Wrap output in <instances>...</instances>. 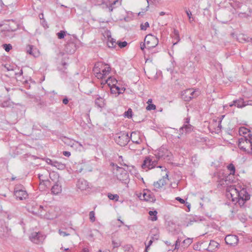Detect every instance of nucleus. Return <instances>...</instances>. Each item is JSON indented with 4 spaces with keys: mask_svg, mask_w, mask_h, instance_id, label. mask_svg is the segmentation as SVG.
Listing matches in <instances>:
<instances>
[{
    "mask_svg": "<svg viewBox=\"0 0 252 252\" xmlns=\"http://www.w3.org/2000/svg\"><path fill=\"white\" fill-rule=\"evenodd\" d=\"M113 174L116 178L122 183L127 184L129 182V174L123 167L118 166L113 162L110 163Z\"/></svg>",
    "mask_w": 252,
    "mask_h": 252,
    "instance_id": "nucleus-1",
    "label": "nucleus"
},
{
    "mask_svg": "<svg viewBox=\"0 0 252 252\" xmlns=\"http://www.w3.org/2000/svg\"><path fill=\"white\" fill-rule=\"evenodd\" d=\"M111 68L107 64L98 62L95 63L93 71L98 79H105L110 72Z\"/></svg>",
    "mask_w": 252,
    "mask_h": 252,
    "instance_id": "nucleus-2",
    "label": "nucleus"
},
{
    "mask_svg": "<svg viewBox=\"0 0 252 252\" xmlns=\"http://www.w3.org/2000/svg\"><path fill=\"white\" fill-rule=\"evenodd\" d=\"M238 146L243 152L250 153L252 150V138H248L246 136L238 139Z\"/></svg>",
    "mask_w": 252,
    "mask_h": 252,
    "instance_id": "nucleus-3",
    "label": "nucleus"
},
{
    "mask_svg": "<svg viewBox=\"0 0 252 252\" xmlns=\"http://www.w3.org/2000/svg\"><path fill=\"white\" fill-rule=\"evenodd\" d=\"M154 155L157 159L164 160L165 161H169L172 158V153L164 146L160 147L155 151Z\"/></svg>",
    "mask_w": 252,
    "mask_h": 252,
    "instance_id": "nucleus-4",
    "label": "nucleus"
},
{
    "mask_svg": "<svg viewBox=\"0 0 252 252\" xmlns=\"http://www.w3.org/2000/svg\"><path fill=\"white\" fill-rule=\"evenodd\" d=\"M115 142L121 146H125L129 141V137L127 132L121 131L115 135Z\"/></svg>",
    "mask_w": 252,
    "mask_h": 252,
    "instance_id": "nucleus-5",
    "label": "nucleus"
},
{
    "mask_svg": "<svg viewBox=\"0 0 252 252\" xmlns=\"http://www.w3.org/2000/svg\"><path fill=\"white\" fill-rule=\"evenodd\" d=\"M199 94V91L189 89L182 92V98L185 101H189L191 99L196 97Z\"/></svg>",
    "mask_w": 252,
    "mask_h": 252,
    "instance_id": "nucleus-6",
    "label": "nucleus"
},
{
    "mask_svg": "<svg viewBox=\"0 0 252 252\" xmlns=\"http://www.w3.org/2000/svg\"><path fill=\"white\" fill-rule=\"evenodd\" d=\"M144 42L146 44L147 48L148 49L153 48L156 47L158 43V38L152 34H148L146 36Z\"/></svg>",
    "mask_w": 252,
    "mask_h": 252,
    "instance_id": "nucleus-7",
    "label": "nucleus"
},
{
    "mask_svg": "<svg viewBox=\"0 0 252 252\" xmlns=\"http://www.w3.org/2000/svg\"><path fill=\"white\" fill-rule=\"evenodd\" d=\"M14 194L16 199L20 200L25 199L28 196L27 191L20 185L15 187Z\"/></svg>",
    "mask_w": 252,
    "mask_h": 252,
    "instance_id": "nucleus-8",
    "label": "nucleus"
},
{
    "mask_svg": "<svg viewBox=\"0 0 252 252\" xmlns=\"http://www.w3.org/2000/svg\"><path fill=\"white\" fill-rule=\"evenodd\" d=\"M153 157L150 158L149 157H146L142 164L143 168H147L148 169H151L154 168L157 164V160L153 159Z\"/></svg>",
    "mask_w": 252,
    "mask_h": 252,
    "instance_id": "nucleus-9",
    "label": "nucleus"
},
{
    "mask_svg": "<svg viewBox=\"0 0 252 252\" xmlns=\"http://www.w3.org/2000/svg\"><path fill=\"white\" fill-rule=\"evenodd\" d=\"M239 188L240 186L236 187L234 186H230L227 189V196L228 197L230 196L232 201H235L236 198L235 197H237L238 196Z\"/></svg>",
    "mask_w": 252,
    "mask_h": 252,
    "instance_id": "nucleus-10",
    "label": "nucleus"
},
{
    "mask_svg": "<svg viewBox=\"0 0 252 252\" xmlns=\"http://www.w3.org/2000/svg\"><path fill=\"white\" fill-rule=\"evenodd\" d=\"M164 170L166 171L165 175H163L161 179L154 183L153 186L155 188V190L162 188L167 184V182L168 181V172L166 171V168L164 169Z\"/></svg>",
    "mask_w": 252,
    "mask_h": 252,
    "instance_id": "nucleus-11",
    "label": "nucleus"
},
{
    "mask_svg": "<svg viewBox=\"0 0 252 252\" xmlns=\"http://www.w3.org/2000/svg\"><path fill=\"white\" fill-rule=\"evenodd\" d=\"M45 236L40 232H33L30 236V240L35 244L42 243L45 239Z\"/></svg>",
    "mask_w": 252,
    "mask_h": 252,
    "instance_id": "nucleus-12",
    "label": "nucleus"
},
{
    "mask_svg": "<svg viewBox=\"0 0 252 252\" xmlns=\"http://www.w3.org/2000/svg\"><path fill=\"white\" fill-rule=\"evenodd\" d=\"M236 198V200L237 198L240 199H244L245 200H248L250 198V194L247 191L246 189L243 188H242L240 186L239 188L238 196L237 197H235Z\"/></svg>",
    "mask_w": 252,
    "mask_h": 252,
    "instance_id": "nucleus-13",
    "label": "nucleus"
},
{
    "mask_svg": "<svg viewBox=\"0 0 252 252\" xmlns=\"http://www.w3.org/2000/svg\"><path fill=\"white\" fill-rule=\"evenodd\" d=\"M190 121L189 118H187L185 119L184 125L182 126L179 130L181 133L183 134L184 130L186 132H189L192 129V126L189 124Z\"/></svg>",
    "mask_w": 252,
    "mask_h": 252,
    "instance_id": "nucleus-14",
    "label": "nucleus"
},
{
    "mask_svg": "<svg viewBox=\"0 0 252 252\" xmlns=\"http://www.w3.org/2000/svg\"><path fill=\"white\" fill-rule=\"evenodd\" d=\"M230 107L236 106L238 108H242L246 106L245 100L243 98L240 97L238 99L234 100L229 104Z\"/></svg>",
    "mask_w": 252,
    "mask_h": 252,
    "instance_id": "nucleus-15",
    "label": "nucleus"
},
{
    "mask_svg": "<svg viewBox=\"0 0 252 252\" xmlns=\"http://www.w3.org/2000/svg\"><path fill=\"white\" fill-rule=\"evenodd\" d=\"M5 29L7 31L15 32L18 29V25L14 20H9L5 25Z\"/></svg>",
    "mask_w": 252,
    "mask_h": 252,
    "instance_id": "nucleus-16",
    "label": "nucleus"
},
{
    "mask_svg": "<svg viewBox=\"0 0 252 252\" xmlns=\"http://www.w3.org/2000/svg\"><path fill=\"white\" fill-rule=\"evenodd\" d=\"M37 209L32 210L31 211V212L37 216L40 217V218L45 217V215L44 214V212H46V210L44 208V207L41 206H37Z\"/></svg>",
    "mask_w": 252,
    "mask_h": 252,
    "instance_id": "nucleus-17",
    "label": "nucleus"
},
{
    "mask_svg": "<svg viewBox=\"0 0 252 252\" xmlns=\"http://www.w3.org/2000/svg\"><path fill=\"white\" fill-rule=\"evenodd\" d=\"M77 187L81 190H86L89 188L88 182L84 179H80L78 180Z\"/></svg>",
    "mask_w": 252,
    "mask_h": 252,
    "instance_id": "nucleus-18",
    "label": "nucleus"
},
{
    "mask_svg": "<svg viewBox=\"0 0 252 252\" xmlns=\"http://www.w3.org/2000/svg\"><path fill=\"white\" fill-rule=\"evenodd\" d=\"M239 133L240 136L243 137L246 136L248 138H252V131L245 127H241L239 129Z\"/></svg>",
    "mask_w": 252,
    "mask_h": 252,
    "instance_id": "nucleus-19",
    "label": "nucleus"
},
{
    "mask_svg": "<svg viewBox=\"0 0 252 252\" xmlns=\"http://www.w3.org/2000/svg\"><path fill=\"white\" fill-rule=\"evenodd\" d=\"M225 241L227 244L232 245L233 244L237 243L238 238L236 235H228L225 237Z\"/></svg>",
    "mask_w": 252,
    "mask_h": 252,
    "instance_id": "nucleus-20",
    "label": "nucleus"
},
{
    "mask_svg": "<svg viewBox=\"0 0 252 252\" xmlns=\"http://www.w3.org/2000/svg\"><path fill=\"white\" fill-rule=\"evenodd\" d=\"M108 37L107 45L109 48H115L117 46V42L116 39L111 37L110 33H107Z\"/></svg>",
    "mask_w": 252,
    "mask_h": 252,
    "instance_id": "nucleus-21",
    "label": "nucleus"
},
{
    "mask_svg": "<svg viewBox=\"0 0 252 252\" xmlns=\"http://www.w3.org/2000/svg\"><path fill=\"white\" fill-rule=\"evenodd\" d=\"M132 142L137 144H139L141 142V140L139 137V134L137 133L136 132H132L131 133L130 137Z\"/></svg>",
    "mask_w": 252,
    "mask_h": 252,
    "instance_id": "nucleus-22",
    "label": "nucleus"
},
{
    "mask_svg": "<svg viewBox=\"0 0 252 252\" xmlns=\"http://www.w3.org/2000/svg\"><path fill=\"white\" fill-rule=\"evenodd\" d=\"M61 186L56 183L51 188V192L53 194L57 195L62 192Z\"/></svg>",
    "mask_w": 252,
    "mask_h": 252,
    "instance_id": "nucleus-23",
    "label": "nucleus"
},
{
    "mask_svg": "<svg viewBox=\"0 0 252 252\" xmlns=\"http://www.w3.org/2000/svg\"><path fill=\"white\" fill-rule=\"evenodd\" d=\"M66 51L70 54L73 53L76 50V45L74 42L68 43L65 46Z\"/></svg>",
    "mask_w": 252,
    "mask_h": 252,
    "instance_id": "nucleus-24",
    "label": "nucleus"
},
{
    "mask_svg": "<svg viewBox=\"0 0 252 252\" xmlns=\"http://www.w3.org/2000/svg\"><path fill=\"white\" fill-rule=\"evenodd\" d=\"M144 200L147 201L153 202L155 200V196L151 194L150 192H144L143 193Z\"/></svg>",
    "mask_w": 252,
    "mask_h": 252,
    "instance_id": "nucleus-25",
    "label": "nucleus"
},
{
    "mask_svg": "<svg viewBox=\"0 0 252 252\" xmlns=\"http://www.w3.org/2000/svg\"><path fill=\"white\" fill-rule=\"evenodd\" d=\"M105 81L110 87L116 86L118 83V81L114 77L111 76L109 77Z\"/></svg>",
    "mask_w": 252,
    "mask_h": 252,
    "instance_id": "nucleus-26",
    "label": "nucleus"
},
{
    "mask_svg": "<svg viewBox=\"0 0 252 252\" xmlns=\"http://www.w3.org/2000/svg\"><path fill=\"white\" fill-rule=\"evenodd\" d=\"M95 103L98 107L102 108L105 105L104 99L99 96L95 99Z\"/></svg>",
    "mask_w": 252,
    "mask_h": 252,
    "instance_id": "nucleus-27",
    "label": "nucleus"
},
{
    "mask_svg": "<svg viewBox=\"0 0 252 252\" xmlns=\"http://www.w3.org/2000/svg\"><path fill=\"white\" fill-rule=\"evenodd\" d=\"M233 175H232L231 174H229L228 176L224 177V179H222V184L223 185H228L229 183H231L233 179ZM221 182V181H220Z\"/></svg>",
    "mask_w": 252,
    "mask_h": 252,
    "instance_id": "nucleus-28",
    "label": "nucleus"
},
{
    "mask_svg": "<svg viewBox=\"0 0 252 252\" xmlns=\"http://www.w3.org/2000/svg\"><path fill=\"white\" fill-rule=\"evenodd\" d=\"M172 38H173L174 40H176V42L173 43V45H176V44H177L178 42L180 41V38L179 35V32L177 30L175 29H174Z\"/></svg>",
    "mask_w": 252,
    "mask_h": 252,
    "instance_id": "nucleus-29",
    "label": "nucleus"
},
{
    "mask_svg": "<svg viewBox=\"0 0 252 252\" xmlns=\"http://www.w3.org/2000/svg\"><path fill=\"white\" fill-rule=\"evenodd\" d=\"M53 166L59 170H63L65 168V164L55 160Z\"/></svg>",
    "mask_w": 252,
    "mask_h": 252,
    "instance_id": "nucleus-30",
    "label": "nucleus"
},
{
    "mask_svg": "<svg viewBox=\"0 0 252 252\" xmlns=\"http://www.w3.org/2000/svg\"><path fill=\"white\" fill-rule=\"evenodd\" d=\"M157 214H158V212L157 211H150L149 212V214L150 215V216L151 217V220H152V221H156L157 220Z\"/></svg>",
    "mask_w": 252,
    "mask_h": 252,
    "instance_id": "nucleus-31",
    "label": "nucleus"
},
{
    "mask_svg": "<svg viewBox=\"0 0 252 252\" xmlns=\"http://www.w3.org/2000/svg\"><path fill=\"white\" fill-rule=\"evenodd\" d=\"M227 168L230 172L229 174L232 175H234L235 174V167L232 163L229 164L227 166Z\"/></svg>",
    "mask_w": 252,
    "mask_h": 252,
    "instance_id": "nucleus-32",
    "label": "nucleus"
},
{
    "mask_svg": "<svg viewBox=\"0 0 252 252\" xmlns=\"http://www.w3.org/2000/svg\"><path fill=\"white\" fill-rule=\"evenodd\" d=\"M33 46L32 45H28L26 47V51L27 53L35 57V55L33 53L34 50L33 49Z\"/></svg>",
    "mask_w": 252,
    "mask_h": 252,
    "instance_id": "nucleus-33",
    "label": "nucleus"
},
{
    "mask_svg": "<svg viewBox=\"0 0 252 252\" xmlns=\"http://www.w3.org/2000/svg\"><path fill=\"white\" fill-rule=\"evenodd\" d=\"M121 241L120 240H113L112 245L113 248H117L119 247L121 245Z\"/></svg>",
    "mask_w": 252,
    "mask_h": 252,
    "instance_id": "nucleus-34",
    "label": "nucleus"
},
{
    "mask_svg": "<svg viewBox=\"0 0 252 252\" xmlns=\"http://www.w3.org/2000/svg\"><path fill=\"white\" fill-rule=\"evenodd\" d=\"M66 32L64 31H61L57 33L58 38L60 39H63L65 36Z\"/></svg>",
    "mask_w": 252,
    "mask_h": 252,
    "instance_id": "nucleus-35",
    "label": "nucleus"
},
{
    "mask_svg": "<svg viewBox=\"0 0 252 252\" xmlns=\"http://www.w3.org/2000/svg\"><path fill=\"white\" fill-rule=\"evenodd\" d=\"M115 89L117 90V94H120L123 93L125 91V88L124 87H120L118 85L115 86Z\"/></svg>",
    "mask_w": 252,
    "mask_h": 252,
    "instance_id": "nucleus-36",
    "label": "nucleus"
},
{
    "mask_svg": "<svg viewBox=\"0 0 252 252\" xmlns=\"http://www.w3.org/2000/svg\"><path fill=\"white\" fill-rule=\"evenodd\" d=\"M2 46L6 52H9L12 48V46L10 44H3Z\"/></svg>",
    "mask_w": 252,
    "mask_h": 252,
    "instance_id": "nucleus-37",
    "label": "nucleus"
},
{
    "mask_svg": "<svg viewBox=\"0 0 252 252\" xmlns=\"http://www.w3.org/2000/svg\"><path fill=\"white\" fill-rule=\"evenodd\" d=\"M0 106L3 108L8 107L11 106L10 102L9 100L4 101L0 104Z\"/></svg>",
    "mask_w": 252,
    "mask_h": 252,
    "instance_id": "nucleus-38",
    "label": "nucleus"
},
{
    "mask_svg": "<svg viewBox=\"0 0 252 252\" xmlns=\"http://www.w3.org/2000/svg\"><path fill=\"white\" fill-rule=\"evenodd\" d=\"M89 219L91 222H94L95 220V213L94 211H91L89 213Z\"/></svg>",
    "mask_w": 252,
    "mask_h": 252,
    "instance_id": "nucleus-39",
    "label": "nucleus"
},
{
    "mask_svg": "<svg viewBox=\"0 0 252 252\" xmlns=\"http://www.w3.org/2000/svg\"><path fill=\"white\" fill-rule=\"evenodd\" d=\"M127 43L126 41H118L117 42V45L119 46V47L121 48H123L125 47H126L127 45Z\"/></svg>",
    "mask_w": 252,
    "mask_h": 252,
    "instance_id": "nucleus-40",
    "label": "nucleus"
},
{
    "mask_svg": "<svg viewBox=\"0 0 252 252\" xmlns=\"http://www.w3.org/2000/svg\"><path fill=\"white\" fill-rule=\"evenodd\" d=\"M156 230V232L155 234H152L151 236V239L155 240H158L159 238V233L158 232L157 230Z\"/></svg>",
    "mask_w": 252,
    "mask_h": 252,
    "instance_id": "nucleus-41",
    "label": "nucleus"
},
{
    "mask_svg": "<svg viewBox=\"0 0 252 252\" xmlns=\"http://www.w3.org/2000/svg\"><path fill=\"white\" fill-rule=\"evenodd\" d=\"M108 197L110 200H118L119 199V196L117 194H113L110 193L108 194Z\"/></svg>",
    "mask_w": 252,
    "mask_h": 252,
    "instance_id": "nucleus-42",
    "label": "nucleus"
},
{
    "mask_svg": "<svg viewBox=\"0 0 252 252\" xmlns=\"http://www.w3.org/2000/svg\"><path fill=\"white\" fill-rule=\"evenodd\" d=\"M132 111L131 109L129 108L127 111L125 112V116L126 117L128 118H130L132 117Z\"/></svg>",
    "mask_w": 252,
    "mask_h": 252,
    "instance_id": "nucleus-43",
    "label": "nucleus"
},
{
    "mask_svg": "<svg viewBox=\"0 0 252 252\" xmlns=\"http://www.w3.org/2000/svg\"><path fill=\"white\" fill-rule=\"evenodd\" d=\"M192 242V240L191 239L187 238L186 240H184L183 244L186 246H189L191 243Z\"/></svg>",
    "mask_w": 252,
    "mask_h": 252,
    "instance_id": "nucleus-44",
    "label": "nucleus"
},
{
    "mask_svg": "<svg viewBox=\"0 0 252 252\" xmlns=\"http://www.w3.org/2000/svg\"><path fill=\"white\" fill-rule=\"evenodd\" d=\"M149 27V24L148 22H145L144 24H141L140 25L141 30L144 31H145Z\"/></svg>",
    "mask_w": 252,
    "mask_h": 252,
    "instance_id": "nucleus-45",
    "label": "nucleus"
},
{
    "mask_svg": "<svg viewBox=\"0 0 252 252\" xmlns=\"http://www.w3.org/2000/svg\"><path fill=\"white\" fill-rule=\"evenodd\" d=\"M219 245V243L215 241H211L209 244V247L217 248Z\"/></svg>",
    "mask_w": 252,
    "mask_h": 252,
    "instance_id": "nucleus-46",
    "label": "nucleus"
},
{
    "mask_svg": "<svg viewBox=\"0 0 252 252\" xmlns=\"http://www.w3.org/2000/svg\"><path fill=\"white\" fill-rule=\"evenodd\" d=\"M235 201H237V202L240 206H242L243 205H244V204H245V202L247 200H245V199H244L237 198V199L235 200Z\"/></svg>",
    "mask_w": 252,
    "mask_h": 252,
    "instance_id": "nucleus-47",
    "label": "nucleus"
},
{
    "mask_svg": "<svg viewBox=\"0 0 252 252\" xmlns=\"http://www.w3.org/2000/svg\"><path fill=\"white\" fill-rule=\"evenodd\" d=\"M156 108V105L153 104H149L146 107V109L148 110H155Z\"/></svg>",
    "mask_w": 252,
    "mask_h": 252,
    "instance_id": "nucleus-48",
    "label": "nucleus"
},
{
    "mask_svg": "<svg viewBox=\"0 0 252 252\" xmlns=\"http://www.w3.org/2000/svg\"><path fill=\"white\" fill-rule=\"evenodd\" d=\"M180 243H181V240L179 239H178L177 240V241H176L175 244V249L174 250V251L175 250L179 249V246H180Z\"/></svg>",
    "mask_w": 252,
    "mask_h": 252,
    "instance_id": "nucleus-49",
    "label": "nucleus"
},
{
    "mask_svg": "<svg viewBox=\"0 0 252 252\" xmlns=\"http://www.w3.org/2000/svg\"><path fill=\"white\" fill-rule=\"evenodd\" d=\"M59 233L60 234V235H62V236H63V237L67 236H69L70 235L69 233H66L65 231H63V230H62L61 229H59Z\"/></svg>",
    "mask_w": 252,
    "mask_h": 252,
    "instance_id": "nucleus-50",
    "label": "nucleus"
},
{
    "mask_svg": "<svg viewBox=\"0 0 252 252\" xmlns=\"http://www.w3.org/2000/svg\"><path fill=\"white\" fill-rule=\"evenodd\" d=\"M240 39L246 42H249L252 40L251 38H250L249 37H245V35H242V37Z\"/></svg>",
    "mask_w": 252,
    "mask_h": 252,
    "instance_id": "nucleus-51",
    "label": "nucleus"
},
{
    "mask_svg": "<svg viewBox=\"0 0 252 252\" xmlns=\"http://www.w3.org/2000/svg\"><path fill=\"white\" fill-rule=\"evenodd\" d=\"M45 161L48 164L53 166V164H54L53 162H54L55 160H52L49 158H47L46 159Z\"/></svg>",
    "mask_w": 252,
    "mask_h": 252,
    "instance_id": "nucleus-52",
    "label": "nucleus"
},
{
    "mask_svg": "<svg viewBox=\"0 0 252 252\" xmlns=\"http://www.w3.org/2000/svg\"><path fill=\"white\" fill-rule=\"evenodd\" d=\"M186 13L189 17V20L192 19V20H194V18L191 16V12L189 10H186Z\"/></svg>",
    "mask_w": 252,
    "mask_h": 252,
    "instance_id": "nucleus-53",
    "label": "nucleus"
},
{
    "mask_svg": "<svg viewBox=\"0 0 252 252\" xmlns=\"http://www.w3.org/2000/svg\"><path fill=\"white\" fill-rule=\"evenodd\" d=\"M90 111H91V110L89 109L88 111V113L87 114H86L85 115V117L87 119V122H88V123H90L91 122V119L90 118V115H89V113H90Z\"/></svg>",
    "mask_w": 252,
    "mask_h": 252,
    "instance_id": "nucleus-54",
    "label": "nucleus"
},
{
    "mask_svg": "<svg viewBox=\"0 0 252 252\" xmlns=\"http://www.w3.org/2000/svg\"><path fill=\"white\" fill-rule=\"evenodd\" d=\"M175 199L176 200L179 201L181 204H185V201L183 199L181 198L180 197H176Z\"/></svg>",
    "mask_w": 252,
    "mask_h": 252,
    "instance_id": "nucleus-55",
    "label": "nucleus"
},
{
    "mask_svg": "<svg viewBox=\"0 0 252 252\" xmlns=\"http://www.w3.org/2000/svg\"><path fill=\"white\" fill-rule=\"evenodd\" d=\"M111 92L112 94H117V90L115 89V86L110 87Z\"/></svg>",
    "mask_w": 252,
    "mask_h": 252,
    "instance_id": "nucleus-56",
    "label": "nucleus"
},
{
    "mask_svg": "<svg viewBox=\"0 0 252 252\" xmlns=\"http://www.w3.org/2000/svg\"><path fill=\"white\" fill-rule=\"evenodd\" d=\"M154 240L151 239V240L149 241L148 245L146 246V251L148 249L150 246L152 244Z\"/></svg>",
    "mask_w": 252,
    "mask_h": 252,
    "instance_id": "nucleus-57",
    "label": "nucleus"
},
{
    "mask_svg": "<svg viewBox=\"0 0 252 252\" xmlns=\"http://www.w3.org/2000/svg\"><path fill=\"white\" fill-rule=\"evenodd\" d=\"M245 102L246 104V106L247 105H252V100H245Z\"/></svg>",
    "mask_w": 252,
    "mask_h": 252,
    "instance_id": "nucleus-58",
    "label": "nucleus"
},
{
    "mask_svg": "<svg viewBox=\"0 0 252 252\" xmlns=\"http://www.w3.org/2000/svg\"><path fill=\"white\" fill-rule=\"evenodd\" d=\"M63 155L64 156H66V157H69L70 156V153L69 152H68V151H64L63 152Z\"/></svg>",
    "mask_w": 252,
    "mask_h": 252,
    "instance_id": "nucleus-59",
    "label": "nucleus"
},
{
    "mask_svg": "<svg viewBox=\"0 0 252 252\" xmlns=\"http://www.w3.org/2000/svg\"><path fill=\"white\" fill-rule=\"evenodd\" d=\"M107 7L109 9V10L110 12H111L113 11L114 7L112 5L110 4L109 5H107Z\"/></svg>",
    "mask_w": 252,
    "mask_h": 252,
    "instance_id": "nucleus-60",
    "label": "nucleus"
},
{
    "mask_svg": "<svg viewBox=\"0 0 252 252\" xmlns=\"http://www.w3.org/2000/svg\"><path fill=\"white\" fill-rule=\"evenodd\" d=\"M63 103L64 104H67L68 103V100L67 98L65 97L63 100Z\"/></svg>",
    "mask_w": 252,
    "mask_h": 252,
    "instance_id": "nucleus-61",
    "label": "nucleus"
},
{
    "mask_svg": "<svg viewBox=\"0 0 252 252\" xmlns=\"http://www.w3.org/2000/svg\"><path fill=\"white\" fill-rule=\"evenodd\" d=\"M145 48H147V46H146V44H145V43L144 42V43L142 45L141 44L140 48L142 50H143Z\"/></svg>",
    "mask_w": 252,
    "mask_h": 252,
    "instance_id": "nucleus-62",
    "label": "nucleus"
},
{
    "mask_svg": "<svg viewBox=\"0 0 252 252\" xmlns=\"http://www.w3.org/2000/svg\"><path fill=\"white\" fill-rule=\"evenodd\" d=\"M185 205L189 209L190 208V204L189 203V202H185Z\"/></svg>",
    "mask_w": 252,
    "mask_h": 252,
    "instance_id": "nucleus-63",
    "label": "nucleus"
},
{
    "mask_svg": "<svg viewBox=\"0 0 252 252\" xmlns=\"http://www.w3.org/2000/svg\"><path fill=\"white\" fill-rule=\"evenodd\" d=\"M82 252H89V250L88 248H85L83 249V251Z\"/></svg>",
    "mask_w": 252,
    "mask_h": 252,
    "instance_id": "nucleus-64",
    "label": "nucleus"
}]
</instances>
